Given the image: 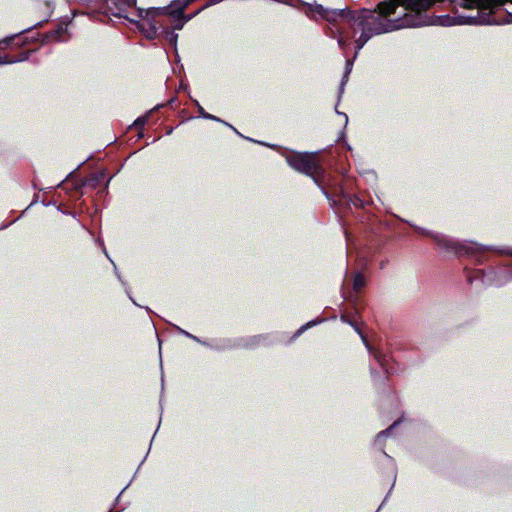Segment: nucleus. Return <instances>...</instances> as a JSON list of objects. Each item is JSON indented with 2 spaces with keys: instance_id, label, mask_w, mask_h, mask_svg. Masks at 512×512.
<instances>
[{
  "instance_id": "obj_12",
  "label": "nucleus",
  "mask_w": 512,
  "mask_h": 512,
  "mask_svg": "<svg viewBox=\"0 0 512 512\" xmlns=\"http://www.w3.org/2000/svg\"><path fill=\"white\" fill-rule=\"evenodd\" d=\"M351 67H352V62L351 60H347L346 61V72H345V75L343 76V79H342V82H341V87H340V92L342 93L343 92V86L345 85L346 81H347V78H348V74L350 73L351 71Z\"/></svg>"
},
{
  "instance_id": "obj_22",
  "label": "nucleus",
  "mask_w": 512,
  "mask_h": 512,
  "mask_svg": "<svg viewBox=\"0 0 512 512\" xmlns=\"http://www.w3.org/2000/svg\"><path fill=\"white\" fill-rule=\"evenodd\" d=\"M504 253L505 254H512V252H510V251H505Z\"/></svg>"
},
{
  "instance_id": "obj_11",
  "label": "nucleus",
  "mask_w": 512,
  "mask_h": 512,
  "mask_svg": "<svg viewBox=\"0 0 512 512\" xmlns=\"http://www.w3.org/2000/svg\"><path fill=\"white\" fill-rule=\"evenodd\" d=\"M366 285L365 276L361 272H357L353 280V290L359 292Z\"/></svg>"
},
{
  "instance_id": "obj_14",
  "label": "nucleus",
  "mask_w": 512,
  "mask_h": 512,
  "mask_svg": "<svg viewBox=\"0 0 512 512\" xmlns=\"http://www.w3.org/2000/svg\"><path fill=\"white\" fill-rule=\"evenodd\" d=\"M199 113L206 119H210V120H215V121H219V118H217L216 116L214 115H211L209 113H207L202 107H199Z\"/></svg>"
},
{
  "instance_id": "obj_9",
  "label": "nucleus",
  "mask_w": 512,
  "mask_h": 512,
  "mask_svg": "<svg viewBox=\"0 0 512 512\" xmlns=\"http://www.w3.org/2000/svg\"><path fill=\"white\" fill-rule=\"evenodd\" d=\"M29 54L30 52L26 50L19 52L17 55H0V65L25 61L28 59Z\"/></svg>"
},
{
  "instance_id": "obj_2",
  "label": "nucleus",
  "mask_w": 512,
  "mask_h": 512,
  "mask_svg": "<svg viewBox=\"0 0 512 512\" xmlns=\"http://www.w3.org/2000/svg\"><path fill=\"white\" fill-rule=\"evenodd\" d=\"M288 165L295 171L311 177L314 183L323 191L327 198L329 193L326 190V170L319 163L316 153L293 152L286 156Z\"/></svg>"
},
{
  "instance_id": "obj_1",
  "label": "nucleus",
  "mask_w": 512,
  "mask_h": 512,
  "mask_svg": "<svg viewBox=\"0 0 512 512\" xmlns=\"http://www.w3.org/2000/svg\"><path fill=\"white\" fill-rule=\"evenodd\" d=\"M512 0H384L374 9H328L329 36L346 51L355 39V56L375 35L429 25H501L512 13L498 10Z\"/></svg>"
},
{
  "instance_id": "obj_18",
  "label": "nucleus",
  "mask_w": 512,
  "mask_h": 512,
  "mask_svg": "<svg viewBox=\"0 0 512 512\" xmlns=\"http://www.w3.org/2000/svg\"><path fill=\"white\" fill-rule=\"evenodd\" d=\"M15 37H7L6 39L0 41V49L4 48V46H7L9 45L13 40H14Z\"/></svg>"
},
{
  "instance_id": "obj_3",
  "label": "nucleus",
  "mask_w": 512,
  "mask_h": 512,
  "mask_svg": "<svg viewBox=\"0 0 512 512\" xmlns=\"http://www.w3.org/2000/svg\"><path fill=\"white\" fill-rule=\"evenodd\" d=\"M434 242L445 252L453 254L457 257L471 256L474 257L477 263L482 262V257L486 249L476 243H462L441 234H428Z\"/></svg>"
},
{
  "instance_id": "obj_15",
  "label": "nucleus",
  "mask_w": 512,
  "mask_h": 512,
  "mask_svg": "<svg viewBox=\"0 0 512 512\" xmlns=\"http://www.w3.org/2000/svg\"><path fill=\"white\" fill-rule=\"evenodd\" d=\"M148 120V116H141L134 121V126L143 127Z\"/></svg>"
},
{
  "instance_id": "obj_17",
  "label": "nucleus",
  "mask_w": 512,
  "mask_h": 512,
  "mask_svg": "<svg viewBox=\"0 0 512 512\" xmlns=\"http://www.w3.org/2000/svg\"><path fill=\"white\" fill-rule=\"evenodd\" d=\"M376 360L379 362V364L383 367V369L385 370V373H388V369L386 368L385 366V359L384 357H382L381 354H375L374 355Z\"/></svg>"
},
{
  "instance_id": "obj_4",
  "label": "nucleus",
  "mask_w": 512,
  "mask_h": 512,
  "mask_svg": "<svg viewBox=\"0 0 512 512\" xmlns=\"http://www.w3.org/2000/svg\"><path fill=\"white\" fill-rule=\"evenodd\" d=\"M195 0H174L169 6L163 8H149L146 15L154 16H170L174 20L190 21L193 15H186L185 9Z\"/></svg>"
},
{
  "instance_id": "obj_16",
  "label": "nucleus",
  "mask_w": 512,
  "mask_h": 512,
  "mask_svg": "<svg viewBox=\"0 0 512 512\" xmlns=\"http://www.w3.org/2000/svg\"><path fill=\"white\" fill-rule=\"evenodd\" d=\"M316 324H317V321H310V322L306 323L305 325H303V326H302V327L297 331L296 335L301 334L304 330H306L307 328H310V327H312V326H314V325H316Z\"/></svg>"
},
{
  "instance_id": "obj_7",
  "label": "nucleus",
  "mask_w": 512,
  "mask_h": 512,
  "mask_svg": "<svg viewBox=\"0 0 512 512\" xmlns=\"http://www.w3.org/2000/svg\"><path fill=\"white\" fill-rule=\"evenodd\" d=\"M107 5L106 13L115 17H123L127 8L136 4V0H105Z\"/></svg>"
},
{
  "instance_id": "obj_5",
  "label": "nucleus",
  "mask_w": 512,
  "mask_h": 512,
  "mask_svg": "<svg viewBox=\"0 0 512 512\" xmlns=\"http://www.w3.org/2000/svg\"><path fill=\"white\" fill-rule=\"evenodd\" d=\"M146 10L147 9H138L139 17L146 20V22L142 23L139 28L147 39L154 40L159 37V32L161 29L160 25L163 24V21L158 19L160 16H147Z\"/></svg>"
},
{
  "instance_id": "obj_6",
  "label": "nucleus",
  "mask_w": 512,
  "mask_h": 512,
  "mask_svg": "<svg viewBox=\"0 0 512 512\" xmlns=\"http://www.w3.org/2000/svg\"><path fill=\"white\" fill-rule=\"evenodd\" d=\"M328 199L332 200L334 204H339L347 208L353 205L357 209H364L367 205V202L359 195L350 194L346 192L343 187L337 188L334 197L329 196Z\"/></svg>"
},
{
  "instance_id": "obj_8",
  "label": "nucleus",
  "mask_w": 512,
  "mask_h": 512,
  "mask_svg": "<svg viewBox=\"0 0 512 512\" xmlns=\"http://www.w3.org/2000/svg\"><path fill=\"white\" fill-rule=\"evenodd\" d=\"M160 27L161 29L158 38L164 40L170 46L176 47L178 34H176L173 29L169 28L164 22L160 25Z\"/></svg>"
},
{
  "instance_id": "obj_10",
  "label": "nucleus",
  "mask_w": 512,
  "mask_h": 512,
  "mask_svg": "<svg viewBox=\"0 0 512 512\" xmlns=\"http://www.w3.org/2000/svg\"><path fill=\"white\" fill-rule=\"evenodd\" d=\"M341 320L345 323H348L349 325H351L354 330L360 335V337L362 338L364 344L366 345V347L368 349H370V346H369V343H368V340L366 339L365 335L363 334L362 330L359 328L357 322L353 319H350L348 315H342L341 316Z\"/></svg>"
},
{
  "instance_id": "obj_19",
  "label": "nucleus",
  "mask_w": 512,
  "mask_h": 512,
  "mask_svg": "<svg viewBox=\"0 0 512 512\" xmlns=\"http://www.w3.org/2000/svg\"><path fill=\"white\" fill-rule=\"evenodd\" d=\"M181 333H182L183 335H185L187 338H190V339H192V340H194V341H196V342H200V340H199L196 336H194V335L190 334V333H189V332H187V331L181 330Z\"/></svg>"
},
{
  "instance_id": "obj_21",
  "label": "nucleus",
  "mask_w": 512,
  "mask_h": 512,
  "mask_svg": "<svg viewBox=\"0 0 512 512\" xmlns=\"http://www.w3.org/2000/svg\"><path fill=\"white\" fill-rule=\"evenodd\" d=\"M44 22H47V20H44ZM42 23H43V21L38 22V23L34 24V26H42Z\"/></svg>"
},
{
  "instance_id": "obj_20",
  "label": "nucleus",
  "mask_w": 512,
  "mask_h": 512,
  "mask_svg": "<svg viewBox=\"0 0 512 512\" xmlns=\"http://www.w3.org/2000/svg\"><path fill=\"white\" fill-rule=\"evenodd\" d=\"M176 21H177V23L172 28L173 30H175V29H179V30L182 29L184 23L186 22L184 20H176Z\"/></svg>"
},
{
  "instance_id": "obj_13",
  "label": "nucleus",
  "mask_w": 512,
  "mask_h": 512,
  "mask_svg": "<svg viewBox=\"0 0 512 512\" xmlns=\"http://www.w3.org/2000/svg\"><path fill=\"white\" fill-rule=\"evenodd\" d=\"M399 423V420L395 421L390 427H388L387 429L381 431L378 435H377V438L379 439L380 437L382 436H387V435H390L392 430L398 425Z\"/></svg>"
}]
</instances>
